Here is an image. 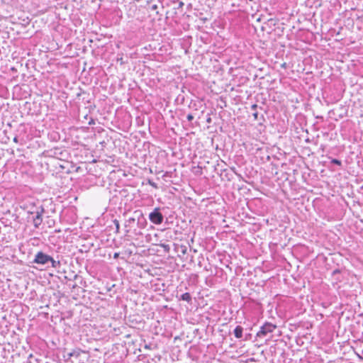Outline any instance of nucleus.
I'll return each mask as SVG.
<instances>
[{"label":"nucleus","mask_w":363,"mask_h":363,"mask_svg":"<svg viewBox=\"0 0 363 363\" xmlns=\"http://www.w3.org/2000/svg\"><path fill=\"white\" fill-rule=\"evenodd\" d=\"M149 219L155 225H160L163 222L164 216L160 212V208H155L153 211L149 214Z\"/></svg>","instance_id":"obj_1"},{"label":"nucleus","mask_w":363,"mask_h":363,"mask_svg":"<svg viewBox=\"0 0 363 363\" xmlns=\"http://www.w3.org/2000/svg\"><path fill=\"white\" fill-rule=\"evenodd\" d=\"M50 260H51V256L42 251H39L35 254L33 262L38 264L45 265L48 264Z\"/></svg>","instance_id":"obj_2"},{"label":"nucleus","mask_w":363,"mask_h":363,"mask_svg":"<svg viewBox=\"0 0 363 363\" xmlns=\"http://www.w3.org/2000/svg\"><path fill=\"white\" fill-rule=\"evenodd\" d=\"M276 328L277 326L271 323H266L260 328V330L257 333V336L258 337H264L269 333H272Z\"/></svg>","instance_id":"obj_3"},{"label":"nucleus","mask_w":363,"mask_h":363,"mask_svg":"<svg viewBox=\"0 0 363 363\" xmlns=\"http://www.w3.org/2000/svg\"><path fill=\"white\" fill-rule=\"evenodd\" d=\"M45 212V210L44 208L41 206L40 208V209H38L36 213H35V216H33V225L35 227V228H38L42 222H43V218H42V216L43 214V213Z\"/></svg>","instance_id":"obj_4"},{"label":"nucleus","mask_w":363,"mask_h":363,"mask_svg":"<svg viewBox=\"0 0 363 363\" xmlns=\"http://www.w3.org/2000/svg\"><path fill=\"white\" fill-rule=\"evenodd\" d=\"M243 328L240 325L236 326L234 330V335L236 338H241L242 337Z\"/></svg>","instance_id":"obj_5"},{"label":"nucleus","mask_w":363,"mask_h":363,"mask_svg":"<svg viewBox=\"0 0 363 363\" xmlns=\"http://www.w3.org/2000/svg\"><path fill=\"white\" fill-rule=\"evenodd\" d=\"M180 300L185 301L188 303H191V296L189 293H184L180 296Z\"/></svg>","instance_id":"obj_6"},{"label":"nucleus","mask_w":363,"mask_h":363,"mask_svg":"<svg viewBox=\"0 0 363 363\" xmlns=\"http://www.w3.org/2000/svg\"><path fill=\"white\" fill-rule=\"evenodd\" d=\"M138 224L140 226V228H145V224H146V220L142 214H140V217L138 218Z\"/></svg>","instance_id":"obj_7"},{"label":"nucleus","mask_w":363,"mask_h":363,"mask_svg":"<svg viewBox=\"0 0 363 363\" xmlns=\"http://www.w3.org/2000/svg\"><path fill=\"white\" fill-rule=\"evenodd\" d=\"M51 264L52 267L53 268H58L60 267L61 263L60 261H56L51 257V260H50V262Z\"/></svg>","instance_id":"obj_8"},{"label":"nucleus","mask_w":363,"mask_h":363,"mask_svg":"<svg viewBox=\"0 0 363 363\" xmlns=\"http://www.w3.org/2000/svg\"><path fill=\"white\" fill-rule=\"evenodd\" d=\"M80 350H74L72 352H70L69 354V357H78L79 355H80Z\"/></svg>","instance_id":"obj_9"},{"label":"nucleus","mask_w":363,"mask_h":363,"mask_svg":"<svg viewBox=\"0 0 363 363\" xmlns=\"http://www.w3.org/2000/svg\"><path fill=\"white\" fill-rule=\"evenodd\" d=\"M331 163L334 164H336V165H338V166H341L342 165V162L340 160H337V159H332Z\"/></svg>","instance_id":"obj_10"},{"label":"nucleus","mask_w":363,"mask_h":363,"mask_svg":"<svg viewBox=\"0 0 363 363\" xmlns=\"http://www.w3.org/2000/svg\"><path fill=\"white\" fill-rule=\"evenodd\" d=\"M160 246L164 249V250L166 252H168L170 250V247L169 246V245H167V244H161Z\"/></svg>","instance_id":"obj_11"},{"label":"nucleus","mask_w":363,"mask_h":363,"mask_svg":"<svg viewBox=\"0 0 363 363\" xmlns=\"http://www.w3.org/2000/svg\"><path fill=\"white\" fill-rule=\"evenodd\" d=\"M181 252L185 255L187 252V247L185 245H181Z\"/></svg>","instance_id":"obj_12"},{"label":"nucleus","mask_w":363,"mask_h":363,"mask_svg":"<svg viewBox=\"0 0 363 363\" xmlns=\"http://www.w3.org/2000/svg\"><path fill=\"white\" fill-rule=\"evenodd\" d=\"M148 184L152 186V187L155 188V189H157V185L156 183H155L154 182L151 181V180H149L148 181Z\"/></svg>","instance_id":"obj_13"},{"label":"nucleus","mask_w":363,"mask_h":363,"mask_svg":"<svg viewBox=\"0 0 363 363\" xmlns=\"http://www.w3.org/2000/svg\"><path fill=\"white\" fill-rule=\"evenodd\" d=\"M340 273V269H335V270L333 272L332 274H333V276H334V277H335V275L339 274Z\"/></svg>","instance_id":"obj_14"},{"label":"nucleus","mask_w":363,"mask_h":363,"mask_svg":"<svg viewBox=\"0 0 363 363\" xmlns=\"http://www.w3.org/2000/svg\"><path fill=\"white\" fill-rule=\"evenodd\" d=\"M186 118L189 121H191L194 119V116L191 114H188Z\"/></svg>","instance_id":"obj_15"},{"label":"nucleus","mask_w":363,"mask_h":363,"mask_svg":"<svg viewBox=\"0 0 363 363\" xmlns=\"http://www.w3.org/2000/svg\"><path fill=\"white\" fill-rule=\"evenodd\" d=\"M114 223H115V224H116V230H117V231H118V230H119V228H120L119 223H118V220H114Z\"/></svg>","instance_id":"obj_16"},{"label":"nucleus","mask_w":363,"mask_h":363,"mask_svg":"<svg viewBox=\"0 0 363 363\" xmlns=\"http://www.w3.org/2000/svg\"><path fill=\"white\" fill-rule=\"evenodd\" d=\"M135 220V219L134 218H130L128 220V222L129 223H134Z\"/></svg>","instance_id":"obj_17"},{"label":"nucleus","mask_w":363,"mask_h":363,"mask_svg":"<svg viewBox=\"0 0 363 363\" xmlns=\"http://www.w3.org/2000/svg\"><path fill=\"white\" fill-rule=\"evenodd\" d=\"M118 255H119V254H118V253H117V252H116V253L114 254V255H113V257H114V258H117V257H118Z\"/></svg>","instance_id":"obj_18"},{"label":"nucleus","mask_w":363,"mask_h":363,"mask_svg":"<svg viewBox=\"0 0 363 363\" xmlns=\"http://www.w3.org/2000/svg\"><path fill=\"white\" fill-rule=\"evenodd\" d=\"M257 107V105H256V104H254L252 106V109H255Z\"/></svg>","instance_id":"obj_19"},{"label":"nucleus","mask_w":363,"mask_h":363,"mask_svg":"<svg viewBox=\"0 0 363 363\" xmlns=\"http://www.w3.org/2000/svg\"><path fill=\"white\" fill-rule=\"evenodd\" d=\"M257 115H258V113H255L253 114V116H254V117H255V119H257Z\"/></svg>","instance_id":"obj_20"},{"label":"nucleus","mask_w":363,"mask_h":363,"mask_svg":"<svg viewBox=\"0 0 363 363\" xmlns=\"http://www.w3.org/2000/svg\"><path fill=\"white\" fill-rule=\"evenodd\" d=\"M281 67H284V68H286V64L284 62L281 65Z\"/></svg>","instance_id":"obj_21"},{"label":"nucleus","mask_w":363,"mask_h":363,"mask_svg":"<svg viewBox=\"0 0 363 363\" xmlns=\"http://www.w3.org/2000/svg\"><path fill=\"white\" fill-rule=\"evenodd\" d=\"M206 121H207V123H211V118L210 117H209V118H207V120H206Z\"/></svg>","instance_id":"obj_22"},{"label":"nucleus","mask_w":363,"mask_h":363,"mask_svg":"<svg viewBox=\"0 0 363 363\" xmlns=\"http://www.w3.org/2000/svg\"><path fill=\"white\" fill-rule=\"evenodd\" d=\"M13 141H14L15 143H18V138H17V137H15V138H13Z\"/></svg>","instance_id":"obj_23"},{"label":"nucleus","mask_w":363,"mask_h":363,"mask_svg":"<svg viewBox=\"0 0 363 363\" xmlns=\"http://www.w3.org/2000/svg\"><path fill=\"white\" fill-rule=\"evenodd\" d=\"M183 5H184V3H183V2H180V3H179V7H182Z\"/></svg>","instance_id":"obj_24"},{"label":"nucleus","mask_w":363,"mask_h":363,"mask_svg":"<svg viewBox=\"0 0 363 363\" xmlns=\"http://www.w3.org/2000/svg\"><path fill=\"white\" fill-rule=\"evenodd\" d=\"M156 8H157V6H156V5L152 6V9H156Z\"/></svg>","instance_id":"obj_25"},{"label":"nucleus","mask_w":363,"mask_h":363,"mask_svg":"<svg viewBox=\"0 0 363 363\" xmlns=\"http://www.w3.org/2000/svg\"><path fill=\"white\" fill-rule=\"evenodd\" d=\"M335 279H336L337 281H340V279H339V278H336Z\"/></svg>","instance_id":"obj_26"},{"label":"nucleus","mask_w":363,"mask_h":363,"mask_svg":"<svg viewBox=\"0 0 363 363\" xmlns=\"http://www.w3.org/2000/svg\"><path fill=\"white\" fill-rule=\"evenodd\" d=\"M77 277H78V275H77V274H76V275L74 276V279H76Z\"/></svg>","instance_id":"obj_27"}]
</instances>
